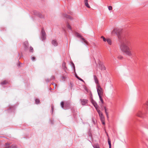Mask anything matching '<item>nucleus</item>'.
<instances>
[{
    "label": "nucleus",
    "instance_id": "obj_1",
    "mask_svg": "<svg viewBox=\"0 0 148 148\" xmlns=\"http://www.w3.org/2000/svg\"><path fill=\"white\" fill-rule=\"evenodd\" d=\"M121 29L116 27L114 29L112 33L117 35L120 42V48L121 51L129 56H132L134 53L130 47L131 43V40L129 38L121 34Z\"/></svg>",
    "mask_w": 148,
    "mask_h": 148
},
{
    "label": "nucleus",
    "instance_id": "obj_2",
    "mask_svg": "<svg viewBox=\"0 0 148 148\" xmlns=\"http://www.w3.org/2000/svg\"><path fill=\"white\" fill-rule=\"evenodd\" d=\"M61 107L64 109L66 110L71 108V103L69 101H62L61 103Z\"/></svg>",
    "mask_w": 148,
    "mask_h": 148
},
{
    "label": "nucleus",
    "instance_id": "obj_3",
    "mask_svg": "<svg viewBox=\"0 0 148 148\" xmlns=\"http://www.w3.org/2000/svg\"><path fill=\"white\" fill-rule=\"evenodd\" d=\"M64 72V73H62L61 77V80L63 81H65L66 79L68 77V75L69 73L68 71H66Z\"/></svg>",
    "mask_w": 148,
    "mask_h": 148
},
{
    "label": "nucleus",
    "instance_id": "obj_4",
    "mask_svg": "<svg viewBox=\"0 0 148 148\" xmlns=\"http://www.w3.org/2000/svg\"><path fill=\"white\" fill-rule=\"evenodd\" d=\"M46 34L44 30V28H43L42 29L41 33V38L42 41H43L46 40Z\"/></svg>",
    "mask_w": 148,
    "mask_h": 148
},
{
    "label": "nucleus",
    "instance_id": "obj_5",
    "mask_svg": "<svg viewBox=\"0 0 148 148\" xmlns=\"http://www.w3.org/2000/svg\"><path fill=\"white\" fill-rule=\"evenodd\" d=\"M33 13L34 14L38 16L40 18H43L44 17V16L43 15H42L40 12L35 10L33 11Z\"/></svg>",
    "mask_w": 148,
    "mask_h": 148
},
{
    "label": "nucleus",
    "instance_id": "obj_6",
    "mask_svg": "<svg viewBox=\"0 0 148 148\" xmlns=\"http://www.w3.org/2000/svg\"><path fill=\"white\" fill-rule=\"evenodd\" d=\"M97 90L98 95H101L103 93L102 89L99 85L97 86Z\"/></svg>",
    "mask_w": 148,
    "mask_h": 148
},
{
    "label": "nucleus",
    "instance_id": "obj_7",
    "mask_svg": "<svg viewBox=\"0 0 148 148\" xmlns=\"http://www.w3.org/2000/svg\"><path fill=\"white\" fill-rule=\"evenodd\" d=\"M81 103L82 106H86L88 103V100L87 99H80Z\"/></svg>",
    "mask_w": 148,
    "mask_h": 148
},
{
    "label": "nucleus",
    "instance_id": "obj_8",
    "mask_svg": "<svg viewBox=\"0 0 148 148\" xmlns=\"http://www.w3.org/2000/svg\"><path fill=\"white\" fill-rule=\"evenodd\" d=\"M62 17L64 18L68 19L71 20L73 19V18L69 15H68L66 14L63 13L62 14Z\"/></svg>",
    "mask_w": 148,
    "mask_h": 148
},
{
    "label": "nucleus",
    "instance_id": "obj_9",
    "mask_svg": "<svg viewBox=\"0 0 148 148\" xmlns=\"http://www.w3.org/2000/svg\"><path fill=\"white\" fill-rule=\"evenodd\" d=\"M23 45L25 51L28 49L29 48V43L28 41H26L24 42Z\"/></svg>",
    "mask_w": 148,
    "mask_h": 148
},
{
    "label": "nucleus",
    "instance_id": "obj_10",
    "mask_svg": "<svg viewBox=\"0 0 148 148\" xmlns=\"http://www.w3.org/2000/svg\"><path fill=\"white\" fill-rule=\"evenodd\" d=\"M145 114L143 113L141 111H139L137 114V116L142 118H144L145 116Z\"/></svg>",
    "mask_w": 148,
    "mask_h": 148
},
{
    "label": "nucleus",
    "instance_id": "obj_11",
    "mask_svg": "<svg viewBox=\"0 0 148 148\" xmlns=\"http://www.w3.org/2000/svg\"><path fill=\"white\" fill-rule=\"evenodd\" d=\"M99 68L101 70H106V68L105 66L102 63H100L99 64Z\"/></svg>",
    "mask_w": 148,
    "mask_h": 148
},
{
    "label": "nucleus",
    "instance_id": "obj_12",
    "mask_svg": "<svg viewBox=\"0 0 148 148\" xmlns=\"http://www.w3.org/2000/svg\"><path fill=\"white\" fill-rule=\"evenodd\" d=\"M66 63L64 62H63L62 64V68L64 71L68 70V69L66 65Z\"/></svg>",
    "mask_w": 148,
    "mask_h": 148
},
{
    "label": "nucleus",
    "instance_id": "obj_13",
    "mask_svg": "<svg viewBox=\"0 0 148 148\" xmlns=\"http://www.w3.org/2000/svg\"><path fill=\"white\" fill-rule=\"evenodd\" d=\"M90 101L91 103L95 108V109H97L96 108L98 107V106L97 103L93 100V99H92Z\"/></svg>",
    "mask_w": 148,
    "mask_h": 148
},
{
    "label": "nucleus",
    "instance_id": "obj_14",
    "mask_svg": "<svg viewBox=\"0 0 148 148\" xmlns=\"http://www.w3.org/2000/svg\"><path fill=\"white\" fill-rule=\"evenodd\" d=\"M104 109L105 113L108 119V118H109L108 112L107 111L108 109V108H106V106H104Z\"/></svg>",
    "mask_w": 148,
    "mask_h": 148
},
{
    "label": "nucleus",
    "instance_id": "obj_15",
    "mask_svg": "<svg viewBox=\"0 0 148 148\" xmlns=\"http://www.w3.org/2000/svg\"><path fill=\"white\" fill-rule=\"evenodd\" d=\"M75 34L77 37L80 38L81 39L83 38L82 36L77 32H76Z\"/></svg>",
    "mask_w": 148,
    "mask_h": 148
},
{
    "label": "nucleus",
    "instance_id": "obj_16",
    "mask_svg": "<svg viewBox=\"0 0 148 148\" xmlns=\"http://www.w3.org/2000/svg\"><path fill=\"white\" fill-rule=\"evenodd\" d=\"M99 116L101 121H103V120H105V117L103 115V114H101L100 116Z\"/></svg>",
    "mask_w": 148,
    "mask_h": 148
},
{
    "label": "nucleus",
    "instance_id": "obj_17",
    "mask_svg": "<svg viewBox=\"0 0 148 148\" xmlns=\"http://www.w3.org/2000/svg\"><path fill=\"white\" fill-rule=\"evenodd\" d=\"M66 27L67 28L69 29L70 30H72V29L71 25L69 24L68 22L67 21L66 22Z\"/></svg>",
    "mask_w": 148,
    "mask_h": 148
},
{
    "label": "nucleus",
    "instance_id": "obj_18",
    "mask_svg": "<svg viewBox=\"0 0 148 148\" xmlns=\"http://www.w3.org/2000/svg\"><path fill=\"white\" fill-rule=\"evenodd\" d=\"M94 78L95 82L96 84H98L99 81L97 77L95 75H94Z\"/></svg>",
    "mask_w": 148,
    "mask_h": 148
},
{
    "label": "nucleus",
    "instance_id": "obj_19",
    "mask_svg": "<svg viewBox=\"0 0 148 148\" xmlns=\"http://www.w3.org/2000/svg\"><path fill=\"white\" fill-rule=\"evenodd\" d=\"M8 83V82L6 80H5L3 81V82H1L0 84L2 85H6Z\"/></svg>",
    "mask_w": 148,
    "mask_h": 148
},
{
    "label": "nucleus",
    "instance_id": "obj_20",
    "mask_svg": "<svg viewBox=\"0 0 148 148\" xmlns=\"http://www.w3.org/2000/svg\"><path fill=\"white\" fill-rule=\"evenodd\" d=\"M97 109H96L97 111V112L98 113L99 116H100L101 114H103L102 112H101V111L98 109V107L96 108Z\"/></svg>",
    "mask_w": 148,
    "mask_h": 148
},
{
    "label": "nucleus",
    "instance_id": "obj_21",
    "mask_svg": "<svg viewBox=\"0 0 148 148\" xmlns=\"http://www.w3.org/2000/svg\"><path fill=\"white\" fill-rule=\"evenodd\" d=\"M82 40L83 41V42L87 45H89L88 42L84 38H82Z\"/></svg>",
    "mask_w": 148,
    "mask_h": 148
},
{
    "label": "nucleus",
    "instance_id": "obj_22",
    "mask_svg": "<svg viewBox=\"0 0 148 148\" xmlns=\"http://www.w3.org/2000/svg\"><path fill=\"white\" fill-rule=\"evenodd\" d=\"M108 143L109 145V148H111V141L110 139L108 138Z\"/></svg>",
    "mask_w": 148,
    "mask_h": 148
},
{
    "label": "nucleus",
    "instance_id": "obj_23",
    "mask_svg": "<svg viewBox=\"0 0 148 148\" xmlns=\"http://www.w3.org/2000/svg\"><path fill=\"white\" fill-rule=\"evenodd\" d=\"M106 42H107L110 45H111L112 44V41L109 38H107L106 40Z\"/></svg>",
    "mask_w": 148,
    "mask_h": 148
},
{
    "label": "nucleus",
    "instance_id": "obj_24",
    "mask_svg": "<svg viewBox=\"0 0 148 148\" xmlns=\"http://www.w3.org/2000/svg\"><path fill=\"white\" fill-rule=\"evenodd\" d=\"M35 101L36 104H38L40 103V101L39 99H36Z\"/></svg>",
    "mask_w": 148,
    "mask_h": 148
},
{
    "label": "nucleus",
    "instance_id": "obj_25",
    "mask_svg": "<svg viewBox=\"0 0 148 148\" xmlns=\"http://www.w3.org/2000/svg\"><path fill=\"white\" fill-rule=\"evenodd\" d=\"M15 109V107L14 106H11L10 107V108L8 109V110H11L12 111H13Z\"/></svg>",
    "mask_w": 148,
    "mask_h": 148
},
{
    "label": "nucleus",
    "instance_id": "obj_26",
    "mask_svg": "<svg viewBox=\"0 0 148 148\" xmlns=\"http://www.w3.org/2000/svg\"><path fill=\"white\" fill-rule=\"evenodd\" d=\"M101 95H99V99H100V101H101V103H103V100L101 97Z\"/></svg>",
    "mask_w": 148,
    "mask_h": 148
},
{
    "label": "nucleus",
    "instance_id": "obj_27",
    "mask_svg": "<svg viewBox=\"0 0 148 148\" xmlns=\"http://www.w3.org/2000/svg\"><path fill=\"white\" fill-rule=\"evenodd\" d=\"M101 38L103 39V41L104 42H106V40L107 39L106 38L103 36H101Z\"/></svg>",
    "mask_w": 148,
    "mask_h": 148
},
{
    "label": "nucleus",
    "instance_id": "obj_28",
    "mask_svg": "<svg viewBox=\"0 0 148 148\" xmlns=\"http://www.w3.org/2000/svg\"><path fill=\"white\" fill-rule=\"evenodd\" d=\"M29 51L31 52H33L34 51V49L33 48L31 47L30 46V49H29Z\"/></svg>",
    "mask_w": 148,
    "mask_h": 148
},
{
    "label": "nucleus",
    "instance_id": "obj_29",
    "mask_svg": "<svg viewBox=\"0 0 148 148\" xmlns=\"http://www.w3.org/2000/svg\"><path fill=\"white\" fill-rule=\"evenodd\" d=\"M51 44L55 46L56 45V40H53L51 42Z\"/></svg>",
    "mask_w": 148,
    "mask_h": 148
},
{
    "label": "nucleus",
    "instance_id": "obj_30",
    "mask_svg": "<svg viewBox=\"0 0 148 148\" xmlns=\"http://www.w3.org/2000/svg\"><path fill=\"white\" fill-rule=\"evenodd\" d=\"M51 114H52L53 112V108H54V106L53 104H52L51 105Z\"/></svg>",
    "mask_w": 148,
    "mask_h": 148
},
{
    "label": "nucleus",
    "instance_id": "obj_31",
    "mask_svg": "<svg viewBox=\"0 0 148 148\" xmlns=\"http://www.w3.org/2000/svg\"><path fill=\"white\" fill-rule=\"evenodd\" d=\"M118 58L120 60H122L123 58V57L122 56L119 55L118 56Z\"/></svg>",
    "mask_w": 148,
    "mask_h": 148
},
{
    "label": "nucleus",
    "instance_id": "obj_32",
    "mask_svg": "<svg viewBox=\"0 0 148 148\" xmlns=\"http://www.w3.org/2000/svg\"><path fill=\"white\" fill-rule=\"evenodd\" d=\"M90 100H92V99H93V97H92V95L91 92H90Z\"/></svg>",
    "mask_w": 148,
    "mask_h": 148
},
{
    "label": "nucleus",
    "instance_id": "obj_33",
    "mask_svg": "<svg viewBox=\"0 0 148 148\" xmlns=\"http://www.w3.org/2000/svg\"><path fill=\"white\" fill-rule=\"evenodd\" d=\"M10 148H16V147L15 145H12L11 146H10Z\"/></svg>",
    "mask_w": 148,
    "mask_h": 148
},
{
    "label": "nucleus",
    "instance_id": "obj_34",
    "mask_svg": "<svg viewBox=\"0 0 148 148\" xmlns=\"http://www.w3.org/2000/svg\"><path fill=\"white\" fill-rule=\"evenodd\" d=\"M50 80H51L50 79H49L48 78L46 79H45V81L47 83H48Z\"/></svg>",
    "mask_w": 148,
    "mask_h": 148
},
{
    "label": "nucleus",
    "instance_id": "obj_35",
    "mask_svg": "<svg viewBox=\"0 0 148 148\" xmlns=\"http://www.w3.org/2000/svg\"><path fill=\"white\" fill-rule=\"evenodd\" d=\"M71 64H72V65L73 68V69H74V71H75V66L74 64L72 62L71 63Z\"/></svg>",
    "mask_w": 148,
    "mask_h": 148
},
{
    "label": "nucleus",
    "instance_id": "obj_36",
    "mask_svg": "<svg viewBox=\"0 0 148 148\" xmlns=\"http://www.w3.org/2000/svg\"><path fill=\"white\" fill-rule=\"evenodd\" d=\"M108 8L109 10H112V7L111 6H109L108 7Z\"/></svg>",
    "mask_w": 148,
    "mask_h": 148
},
{
    "label": "nucleus",
    "instance_id": "obj_37",
    "mask_svg": "<svg viewBox=\"0 0 148 148\" xmlns=\"http://www.w3.org/2000/svg\"><path fill=\"white\" fill-rule=\"evenodd\" d=\"M85 5L88 8H90V6L88 4V3L86 4Z\"/></svg>",
    "mask_w": 148,
    "mask_h": 148
},
{
    "label": "nucleus",
    "instance_id": "obj_38",
    "mask_svg": "<svg viewBox=\"0 0 148 148\" xmlns=\"http://www.w3.org/2000/svg\"><path fill=\"white\" fill-rule=\"evenodd\" d=\"M84 3L85 5L88 3V0H84Z\"/></svg>",
    "mask_w": 148,
    "mask_h": 148
},
{
    "label": "nucleus",
    "instance_id": "obj_39",
    "mask_svg": "<svg viewBox=\"0 0 148 148\" xmlns=\"http://www.w3.org/2000/svg\"><path fill=\"white\" fill-rule=\"evenodd\" d=\"M55 76H52L51 77V78L50 79H51V80H52V79H55Z\"/></svg>",
    "mask_w": 148,
    "mask_h": 148
},
{
    "label": "nucleus",
    "instance_id": "obj_40",
    "mask_svg": "<svg viewBox=\"0 0 148 148\" xmlns=\"http://www.w3.org/2000/svg\"><path fill=\"white\" fill-rule=\"evenodd\" d=\"M92 122H93V124H95V120L93 118L92 119Z\"/></svg>",
    "mask_w": 148,
    "mask_h": 148
},
{
    "label": "nucleus",
    "instance_id": "obj_41",
    "mask_svg": "<svg viewBox=\"0 0 148 148\" xmlns=\"http://www.w3.org/2000/svg\"><path fill=\"white\" fill-rule=\"evenodd\" d=\"M50 123L51 124H53V121L51 120H50Z\"/></svg>",
    "mask_w": 148,
    "mask_h": 148
},
{
    "label": "nucleus",
    "instance_id": "obj_42",
    "mask_svg": "<svg viewBox=\"0 0 148 148\" xmlns=\"http://www.w3.org/2000/svg\"><path fill=\"white\" fill-rule=\"evenodd\" d=\"M35 59V58L34 57H32V61H34Z\"/></svg>",
    "mask_w": 148,
    "mask_h": 148
},
{
    "label": "nucleus",
    "instance_id": "obj_43",
    "mask_svg": "<svg viewBox=\"0 0 148 148\" xmlns=\"http://www.w3.org/2000/svg\"><path fill=\"white\" fill-rule=\"evenodd\" d=\"M94 148H100L99 146L98 145H96L94 147Z\"/></svg>",
    "mask_w": 148,
    "mask_h": 148
},
{
    "label": "nucleus",
    "instance_id": "obj_44",
    "mask_svg": "<svg viewBox=\"0 0 148 148\" xmlns=\"http://www.w3.org/2000/svg\"><path fill=\"white\" fill-rule=\"evenodd\" d=\"M102 124L103 125H105V120H103V121H101Z\"/></svg>",
    "mask_w": 148,
    "mask_h": 148
},
{
    "label": "nucleus",
    "instance_id": "obj_45",
    "mask_svg": "<svg viewBox=\"0 0 148 148\" xmlns=\"http://www.w3.org/2000/svg\"><path fill=\"white\" fill-rule=\"evenodd\" d=\"M79 79H79V80H80V81H82V82H84V81L80 77H79Z\"/></svg>",
    "mask_w": 148,
    "mask_h": 148
},
{
    "label": "nucleus",
    "instance_id": "obj_46",
    "mask_svg": "<svg viewBox=\"0 0 148 148\" xmlns=\"http://www.w3.org/2000/svg\"><path fill=\"white\" fill-rule=\"evenodd\" d=\"M92 45L95 47L96 46V44L95 42H92Z\"/></svg>",
    "mask_w": 148,
    "mask_h": 148
},
{
    "label": "nucleus",
    "instance_id": "obj_47",
    "mask_svg": "<svg viewBox=\"0 0 148 148\" xmlns=\"http://www.w3.org/2000/svg\"><path fill=\"white\" fill-rule=\"evenodd\" d=\"M75 77H76L77 79H79V77H78V76L76 74H75Z\"/></svg>",
    "mask_w": 148,
    "mask_h": 148
},
{
    "label": "nucleus",
    "instance_id": "obj_48",
    "mask_svg": "<svg viewBox=\"0 0 148 148\" xmlns=\"http://www.w3.org/2000/svg\"><path fill=\"white\" fill-rule=\"evenodd\" d=\"M9 144L8 143H5V146H8L9 145Z\"/></svg>",
    "mask_w": 148,
    "mask_h": 148
},
{
    "label": "nucleus",
    "instance_id": "obj_49",
    "mask_svg": "<svg viewBox=\"0 0 148 148\" xmlns=\"http://www.w3.org/2000/svg\"><path fill=\"white\" fill-rule=\"evenodd\" d=\"M10 146H6V147H5V148H10Z\"/></svg>",
    "mask_w": 148,
    "mask_h": 148
},
{
    "label": "nucleus",
    "instance_id": "obj_50",
    "mask_svg": "<svg viewBox=\"0 0 148 148\" xmlns=\"http://www.w3.org/2000/svg\"><path fill=\"white\" fill-rule=\"evenodd\" d=\"M20 64H21V63H19V64H18V65H17V66H20Z\"/></svg>",
    "mask_w": 148,
    "mask_h": 148
},
{
    "label": "nucleus",
    "instance_id": "obj_51",
    "mask_svg": "<svg viewBox=\"0 0 148 148\" xmlns=\"http://www.w3.org/2000/svg\"><path fill=\"white\" fill-rule=\"evenodd\" d=\"M70 85H71V87H72L73 86V85H72V83L71 82L70 83Z\"/></svg>",
    "mask_w": 148,
    "mask_h": 148
},
{
    "label": "nucleus",
    "instance_id": "obj_52",
    "mask_svg": "<svg viewBox=\"0 0 148 148\" xmlns=\"http://www.w3.org/2000/svg\"><path fill=\"white\" fill-rule=\"evenodd\" d=\"M70 14H71V15H73V13H72V12H71V13H70Z\"/></svg>",
    "mask_w": 148,
    "mask_h": 148
},
{
    "label": "nucleus",
    "instance_id": "obj_53",
    "mask_svg": "<svg viewBox=\"0 0 148 148\" xmlns=\"http://www.w3.org/2000/svg\"><path fill=\"white\" fill-rule=\"evenodd\" d=\"M51 84H52V85H53L54 84H55V83H51Z\"/></svg>",
    "mask_w": 148,
    "mask_h": 148
},
{
    "label": "nucleus",
    "instance_id": "obj_54",
    "mask_svg": "<svg viewBox=\"0 0 148 148\" xmlns=\"http://www.w3.org/2000/svg\"><path fill=\"white\" fill-rule=\"evenodd\" d=\"M19 55H20V53H18V56H19Z\"/></svg>",
    "mask_w": 148,
    "mask_h": 148
},
{
    "label": "nucleus",
    "instance_id": "obj_55",
    "mask_svg": "<svg viewBox=\"0 0 148 148\" xmlns=\"http://www.w3.org/2000/svg\"><path fill=\"white\" fill-rule=\"evenodd\" d=\"M56 46H57L58 44V43H57L56 42Z\"/></svg>",
    "mask_w": 148,
    "mask_h": 148
},
{
    "label": "nucleus",
    "instance_id": "obj_56",
    "mask_svg": "<svg viewBox=\"0 0 148 148\" xmlns=\"http://www.w3.org/2000/svg\"><path fill=\"white\" fill-rule=\"evenodd\" d=\"M107 136H108V135L107 134Z\"/></svg>",
    "mask_w": 148,
    "mask_h": 148
},
{
    "label": "nucleus",
    "instance_id": "obj_57",
    "mask_svg": "<svg viewBox=\"0 0 148 148\" xmlns=\"http://www.w3.org/2000/svg\"><path fill=\"white\" fill-rule=\"evenodd\" d=\"M50 89H52L51 88H50Z\"/></svg>",
    "mask_w": 148,
    "mask_h": 148
}]
</instances>
